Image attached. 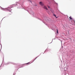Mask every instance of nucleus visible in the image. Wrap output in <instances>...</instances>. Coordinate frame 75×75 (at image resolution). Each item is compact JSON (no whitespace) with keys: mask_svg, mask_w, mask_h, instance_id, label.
Listing matches in <instances>:
<instances>
[{"mask_svg":"<svg viewBox=\"0 0 75 75\" xmlns=\"http://www.w3.org/2000/svg\"><path fill=\"white\" fill-rule=\"evenodd\" d=\"M37 57H36V58H35V59H34V61H35V59H37Z\"/></svg>","mask_w":75,"mask_h":75,"instance_id":"0eeeda50","label":"nucleus"},{"mask_svg":"<svg viewBox=\"0 0 75 75\" xmlns=\"http://www.w3.org/2000/svg\"><path fill=\"white\" fill-rule=\"evenodd\" d=\"M12 7H9L6 9V10L9 12H11V8H12Z\"/></svg>","mask_w":75,"mask_h":75,"instance_id":"f257e3e1","label":"nucleus"},{"mask_svg":"<svg viewBox=\"0 0 75 75\" xmlns=\"http://www.w3.org/2000/svg\"><path fill=\"white\" fill-rule=\"evenodd\" d=\"M53 15H54V16H55V17L56 18H58V17H57V16H56V15L54 14H53Z\"/></svg>","mask_w":75,"mask_h":75,"instance_id":"423d86ee","label":"nucleus"},{"mask_svg":"<svg viewBox=\"0 0 75 75\" xmlns=\"http://www.w3.org/2000/svg\"><path fill=\"white\" fill-rule=\"evenodd\" d=\"M40 5H41V6H44V4L41 2H40Z\"/></svg>","mask_w":75,"mask_h":75,"instance_id":"f03ea898","label":"nucleus"},{"mask_svg":"<svg viewBox=\"0 0 75 75\" xmlns=\"http://www.w3.org/2000/svg\"><path fill=\"white\" fill-rule=\"evenodd\" d=\"M44 8H45V10H48L47 8V7H46L45 6H44Z\"/></svg>","mask_w":75,"mask_h":75,"instance_id":"7ed1b4c3","label":"nucleus"},{"mask_svg":"<svg viewBox=\"0 0 75 75\" xmlns=\"http://www.w3.org/2000/svg\"><path fill=\"white\" fill-rule=\"evenodd\" d=\"M65 71H67L68 69V68H67L66 67H65L64 68Z\"/></svg>","mask_w":75,"mask_h":75,"instance_id":"20e7f679","label":"nucleus"},{"mask_svg":"<svg viewBox=\"0 0 75 75\" xmlns=\"http://www.w3.org/2000/svg\"><path fill=\"white\" fill-rule=\"evenodd\" d=\"M69 18H70V20H72V17H71V16H70L69 17Z\"/></svg>","mask_w":75,"mask_h":75,"instance_id":"39448f33","label":"nucleus"},{"mask_svg":"<svg viewBox=\"0 0 75 75\" xmlns=\"http://www.w3.org/2000/svg\"><path fill=\"white\" fill-rule=\"evenodd\" d=\"M29 63H30V62H29L28 63H26V64H29Z\"/></svg>","mask_w":75,"mask_h":75,"instance_id":"1a4fd4ad","label":"nucleus"},{"mask_svg":"<svg viewBox=\"0 0 75 75\" xmlns=\"http://www.w3.org/2000/svg\"><path fill=\"white\" fill-rule=\"evenodd\" d=\"M48 7L49 8H50V6H48Z\"/></svg>","mask_w":75,"mask_h":75,"instance_id":"9d476101","label":"nucleus"},{"mask_svg":"<svg viewBox=\"0 0 75 75\" xmlns=\"http://www.w3.org/2000/svg\"><path fill=\"white\" fill-rule=\"evenodd\" d=\"M57 33H58V30H57Z\"/></svg>","mask_w":75,"mask_h":75,"instance_id":"6e6552de","label":"nucleus"}]
</instances>
